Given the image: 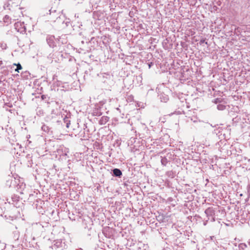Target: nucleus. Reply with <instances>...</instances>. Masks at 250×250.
I'll list each match as a JSON object with an SVG mask.
<instances>
[{"label":"nucleus","instance_id":"1","mask_svg":"<svg viewBox=\"0 0 250 250\" xmlns=\"http://www.w3.org/2000/svg\"><path fill=\"white\" fill-rule=\"evenodd\" d=\"M113 174L116 176L120 177L122 174L121 171L119 169H118V168H115L113 170Z\"/></svg>","mask_w":250,"mask_h":250},{"label":"nucleus","instance_id":"2","mask_svg":"<svg viewBox=\"0 0 250 250\" xmlns=\"http://www.w3.org/2000/svg\"><path fill=\"white\" fill-rule=\"evenodd\" d=\"M14 65L17 66V68L15 69L16 71L19 72V70H21L22 69V66L20 63H14Z\"/></svg>","mask_w":250,"mask_h":250},{"label":"nucleus","instance_id":"3","mask_svg":"<svg viewBox=\"0 0 250 250\" xmlns=\"http://www.w3.org/2000/svg\"><path fill=\"white\" fill-rule=\"evenodd\" d=\"M212 211H213V210L212 208H208L206 210L205 212L208 213V212H211Z\"/></svg>","mask_w":250,"mask_h":250},{"label":"nucleus","instance_id":"4","mask_svg":"<svg viewBox=\"0 0 250 250\" xmlns=\"http://www.w3.org/2000/svg\"><path fill=\"white\" fill-rule=\"evenodd\" d=\"M239 247L242 249H244L246 247V245L245 244H240L239 245Z\"/></svg>","mask_w":250,"mask_h":250},{"label":"nucleus","instance_id":"5","mask_svg":"<svg viewBox=\"0 0 250 250\" xmlns=\"http://www.w3.org/2000/svg\"><path fill=\"white\" fill-rule=\"evenodd\" d=\"M100 115H101V113H96V115H98V116H100Z\"/></svg>","mask_w":250,"mask_h":250}]
</instances>
